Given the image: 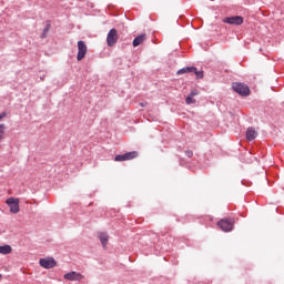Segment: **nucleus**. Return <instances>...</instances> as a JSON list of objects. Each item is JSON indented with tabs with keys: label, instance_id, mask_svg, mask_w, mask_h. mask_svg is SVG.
<instances>
[{
	"label": "nucleus",
	"instance_id": "obj_16",
	"mask_svg": "<svg viewBox=\"0 0 284 284\" xmlns=\"http://www.w3.org/2000/svg\"><path fill=\"white\" fill-rule=\"evenodd\" d=\"M194 72V74L196 75V79H203V71H199V70H196V68H195V71H193Z\"/></svg>",
	"mask_w": 284,
	"mask_h": 284
},
{
	"label": "nucleus",
	"instance_id": "obj_8",
	"mask_svg": "<svg viewBox=\"0 0 284 284\" xmlns=\"http://www.w3.org/2000/svg\"><path fill=\"white\" fill-rule=\"evenodd\" d=\"M224 23H229V26H243V17L235 16V17H227L223 19Z\"/></svg>",
	"mask_w": 284,
	"mask_h": 284
},
{
	"label": "nucleus",
	"instance_id": "obj_20",
	"mask_svg": "<svg viewBox=\"0 0 284 284\" xmlns=\"http://www.w3.org/2000/svg\"><path fill=\"white\" fill-rule=\"evenodd\" d=\"M6 112H2L1 114H0V121H1V119H6Z\"/></svg>",
	"mask_w": 284,
	"mask_h": 284
},
{
	"label": "nucleus",
	"instance_id": "obj_23",
	"mask_svg": "<svg viewBox=\"0 0 284 284\" xmlns=\"http://www.w3.org/2000/svg\"><path fill=\"white\" fill-rule=\"evenodd\" d=\"M0 281H1V275H0Z\"/></svg>",
	"mask_w": 284,
	"mask_h": 284
},
{
	"label": "nucleus",
	"instance_id": "obj_11",
	"mask_svg": "<svg viewBox=\"0 0 284 284\" xmlns=\"http://www.w3.org/2000/svg\"><path fill=\"white\" fill-rule=\"evenodd\" d=\"M256 136H258V133L256 132V130L254 128H248L246 130L247 141H254V139H256Z\"/></svg>",
	"mask_w": 284,
	"mask_h": 284
},
{
	"label": "nucleus",
	"instance_id": "obj_22",
	"mask_svg": "<svg viewBox=\"0 0 284 284\" xmlns=\"http://www.w3.org/2000/svg\"><path fill=\"white\" fill-rule=\"evenodd\" d=\"M43 32H44V34H45V32H48V28H45Z\"/></svg>",
	"mask_w": 284,
	"mask_h": 284
},
{
	"label": "nucleus",
	"instance_id": "obj_12",
	"mask_svg": "<svg viewBox=\"0 0 284 284\" xmlns=\"http://www.w3.org/2000/svg\"><path fill=\"white\" fill-rule=\"evenodd\" d=\"M143 41H145V33H142V34L138 36L136 38H134L133 48H139V45H141V43H143Z\"/></svg>",
	"mask_w": 284,
	"mask_h": 284
},
{
	"label": "nucleus",
	"instance_id": "obj_17",
	"mask_svg": "<svg viewBox=\"0 0 284 284\" xmlns=\"http://www.w3.org/2000/svg\"><path fill=\"white\" fill-rule=\"evenodd\" d=\"M185 101L187 105H192V103H194V97L189 95Z\"/></svg>",
	"mask_w": 284,
	"mask_h": 284
},
{
	"label": "nucleus",
	"instance_id": "obj_3",
	"mask_svg": "<svg viewBox=\"0 0 284 284\" xmlns=\"http://www.w3.org/2000/svg\"><path fill=\"white\" fill-rule=\"evenodd\" d=\"M39 263L44 270H52V267H57V260H54V257L40 258Z\"/></svg>",
	"mask_w": 284,
	"mask_h": 284
},
{
	"label": "nucleus",
	"instance_id": "obj_18",
	"mask_svg": "<svg viewBox=\"0 0 284 284\" xmlns=\"http://www.w3.org/2000/svg\"><path fill=\"white\" fill-rule=\"evenodd\" d=\"M193 152L192 151H185V155L187 156V159H192V156H193Z\"/></svg>",
	"mask_w": 284,
	"mask_h": 284
},
{
	"label": "nucleus",
	"instance_id": "obj_5",
	"mask_svg": "<svg viewBox=\"0 0 284 284\" xmlns=\"http://www.w3.org/2000/svg\"><path fill=\"white\" fill-rule=\"evenodd\" d=\"M136 156H139V152L131 151V152H126L124 154L116 155L114 158V161H118V162L132 161V159H136Z\"/></svg>",
	"mask_w": 284,
	"mask_h": 284
},
{
	"label": "nucleus",
	"instance_id": "obj_14",
	"mask_svg": "<svg viewBox=\"0 0 284 284\" xmlns=\"http://www.w3.org/2000/svg\"><path fill=\"white\" fill-rule=\"evenodd\" d=\"M10 252H12V246L8 244L0 246V254H10Z\"/></svg>",
	"mask_w": 284,
	"mask_h": 284
},
{
	"label": "nucleus",
	"instance_id": "obj_2",
	"mask_svg": "<svg viewBox=\"0 0 284 284\" xmlns=\"http://www.w3.org/2000/svg\"><path fill=\"white\" fill-rule=\"evenodd\" d=\"M217 225L222 229L223 232H232V230H234V220L223 219L217 223Z\"/></svg>",
	"mask_w": 284,
	"mask_h": 284
},
{
	"label": "nucleus",
	"instance_id": "obj_19",
	"mask_svg": "<svg viewBox=\"0 0 284 284\" xmlns=\"http://www.w3.org/2000/svg\"><path fill=\"white\" fill-rule=\"evenodd\" d=\"M196 94H199V92L196 90H193L191 91L190 97H196Z\"/></svg>",
	"mask_w": 284,
	"mask_h": 284
},
{
	"label": "nucleus",
	"instance_id": "obj_9",
	"mask_svg": "<svg viewBox=\"0 0 284 284\" xmlns=\"http://www.w3.org/2000/svg\"><path fill=\"white\" fill-rule=\"evenodd\" d=\"M65 281H83V275L74 271L64 274Z\"/></svg>",
	"mask_w": 284,
	"mask_h": 284
},
{
	"label": "nucleus",
	"instance_id": "obj_7",
	"mask_svg": "<svg viewBox=\"0 0 284 284\" xmlns=\"http://www.w3.org/2000/svg\"><path fill=\"white\" fill-rule=\"evenodd\" d=\"M85 54H88V45H85L84 41H78L77 60L82 61V59H85Z\"/></svg>",
	"mask_w": 284,
	"mask_h": 284
},
{
	"label": "nucleus",
	"instance_id": "obj_13",
	"mask_svg": "<svg viewBox=\"0 0 284 284\" xmlns=\"http://www.w3.org/2000/svg\"><path fill=\"white\" fill-rule=\"evenodd\" d=\"M196 71V68L194 67H185V68H182L178 71V74L181 75V74H186V73H190V72H194Z\"/></svg>",
	"mask_w": 284,
	"mask_h": 284
},
{
	"label": "nucleus",
	"instance_id": "obj_6",
	"mask_svg": "<svg viewBox=\"0 0 284 284\" xmlns=\"http://www.w3.org/2000/svg\"><path fill=\"white\" fill-rule=\"evenodd\" d=\"M7 205L10 207V212L12 214H19V199L17 197H9L6 201Z\"/></svg>",
	"mask_w": 284,
	"mask_h": 284
},
{
	"label": "nucleus",
	"instance_id": "obj_10",
	"mask_svg": "<svg viewBox=\"0 0 284 284\" xmlns=\"http://www.w3.org/2000/svg\"><path fill=\"white\" fill-rule=\"evenodd\" d=\"M98 239L102 243L103 247L108 246V241H110V235H108V233H103V232L98 233Z\"/></svg>",
	"mask_w": 284,
	"mask_h": 284
},
{
	"label": "nucleus",
	"instance_id": "obj_4",
	"mask_svg": "<svg viewBox=\"0 0 284 284\" xmlns=\"http://www.w3.org/2000/svg\"><path fill=\"white\" fill-rule=\"evenodd\" d=\"M119 41V32L116 29H111L106 36V43L110 48L112 45H116V42Z\"/></svg>",
	"mask_w": 284,
	"mask_h": 284
},
{
	"label": "nucleus",
	"instance_id": "obj_1",
	"mask_svg": "<svg viewBox=\"0 0 284 284\" xmlns=\"http://www.w3.org/2000/svg\"><path fill=\"white\" fill-rule=\"evenodd\" d=\"M234 92L240 94L241 97H250V87L247 84H243L241 82H234L232 84Z\"/></svg>",
	"mask_w": 284,
	"mask_h": 284
},
{
	"label": "nucleus",
	"instance_id": "obj_15",
	"mask_svg": "<svg viewBox=\"0 0 284 284\" xmlns=\"http://www.w3.org/2000/svg\"><path fill=\"white\" fill-rule=\"evenodd\" d=\"M3 134H6V124H0V141L3 139Z\"/></svg>",
	"mask_w": 284,
	"mask_h": 284
},
{
	"label": "nucleus",
	"instance_id": "obj_21",
	"mask_svg": "<svg viewBox=\"0 0 284 284\" xmlns=\"http://www.w3.org/2000/svg\"><path fill=\"white\" fill-rule=\"evenodd\" d=\"M141 108H145V103H140Z\"/></svg>",
	"mask_w": 284,
	"mask_h": 284
}]
</instances>
